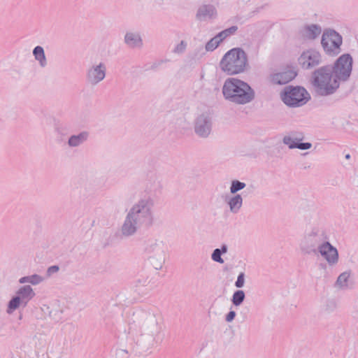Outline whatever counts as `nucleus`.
I'll list each match as a JSON object with an SVG mask.
<instances>
[{"mask_svg":"<svg viewBox=\"0 0 358 358\" xmlns=\"http://www.w3.org/2000/svg\"><path fill=\"white\" fill-rule=\"evenodd\" d=\"M224 97L238 104L250 102L255 97V92L251 87L245 81L236 78H227L222 87Z\"/></svg>","mask_w":358,"mask_h":358,"instance_id":"f257e3e1","label":"nucleus"},{"mask_svg":"<svg viewBox=\"0 0 358 358\" xmlns=\"http://www.w3.org/2000/svg\"><path fill=\"white\" fill-rule=\"evenodd\" d=\"M350 277V274L348 273H343L341 274L337 280V283L340 286H343L346 281L348 280V278Z\"/></svg>","mask_w":358,"mask_h":358,"instance_id":"5701e85b","label":"nucleus"},{"mask_svg":"<svg viewBox=\"0 0 358 358\" xmlns=\"http://www.w3.org/2000/svg\"><path fill=\"white\" fill-rule=\"evenodd\" d=\"M283 102L290 106H298L306 103L309 99V94L303 87H287L281 94Z\"/></svg>","mask_w":358,"mask_h":358,"instance_id":"20e7f679","label":"nucleus"},{"mask_svg":"<svg viewBox=\"0 0 358 358\" xmlns=\"http://www.w3.org/2000/svg\"><path fill=\"white\" fill-rule=\"evenodd\" d=\"M18 294L22 296V299H26L27 300H29L34 295L33 290L30 286L23 287L20 289Z\"/></svg>","mask_w":358,"mask_h":358,"instance_id":"4468645a","label":"nucleus"},{"mask_svg":"<svg viewBox=\"0 0 358 358\" xmlns=\"http://www.w3.org/2000/svg\"><path fill=\"white\" fill-rule=\"evenodd\" d=\"M320 59V55L315 51H306L303 52L299 59V62L303 69H308L316 66Z\"/></svg>","mask_w":358,"mask_h":358,"instance_id":"0eeeda50","label":"nucleus"},{"mask_svg":"<svg viewBox=\"0 0 358 358\" xmlns=\"http://www.w3.org/2000/svg\"><path fill=\"white\" fill-rule=\"evenodd\" d=\"M350 155H349V154H348V155H345V158H346V159H350Z\"/></svg>","mask_w":358,"mask_h":358,"instance_id":"2f4dec72","label":"nucleus"},{"mask_svg":"<svg viewBox=\"0 0 358 358\" xmlns=\"http://www.w3.org/2000/svg\"><path fill=\"white\" fill-rule=\"evenodd\" d=\"M322 46L326 52L330 55H336L340 52L342 38L334 31L324 33L322 39Z\"/></svg>","mask_w":358,"mask_h":358,"instance_id":"39448f33","label":"nucleus"},{"mask_svg":"<svg viewBox=\"0 0 358 358\" xmlns=\"http://www.w3.org/2000/svg\"><path fill=\"white\" fill-rule=\"evenodd\" d=\"M237 28L236 27H230L229 29H225L221 31L216 36L213 38L210 41H208L206 45V48L208 51L214 50L220 44L221 41H222L226 37L229 36L231 34H234L236 31Z\"/></svg>","mask_w":358,"mask_h":358,"instance_id":"6e6552de","label":"nucleus"},{"mask_svg":"<svg viewBox=\"0 0 358 358\" xmlns=\"http://www.w3.org/2000/svg\"><path fill=\"white\" fill-rule=\"evenodd\" d=\"M336 74L327 69H320L315 73L314 85L321 95L333 93L339 85Z\"/></svg>","mask_w":358,"mask_h":358,"instance_id":"7ed1b4c3","label":"nucleus"},{"mask_svg":"<svg viewBox=\"0 0 358 358\" xmlns=\"http://www.w3.org/2000/svg\"><path fill=\"white\" fill-rule=\"evenodd\" d=\"M130 216L131 215H129V217L122 227V232L125 235H130L135 231V227L131 222Z\"/></svg>","mask_w":358,"mask_h":358,"instance_id":"2eb2a0df","label":"nucleus"},{"mask_svg":"<svg viewBox=\"0 0 358 358\" xmlns=\"http://www.w3.org/2000/svg\"><path fill=\"white\" fill-rule=\"evenodd\" d=\"M222 250H223V252H225L227 251L226 248H225V247H223V248H222Z\"/></svg>","mask_w":358,"mask_h":358,"instance_id":"473e14b6","label":"nucleus"},{"mask_svg":"<svg viewBox=\"0 0 358 358\" xmlns=\"http://www.w3.org/2000/svg\"><path fill=\"white\" fill-rule=\"evenodd\" d=\"M105 77V71L103 69H101V66H97L93 71L90 73V78L94 83H97L103 80Z\"/></svg>","mask_w":358,"mask_h":358,"instance_id":"9b49d317","label":"nucleus"},{"mask_svg":"<svg viewBox=\"0 0 358 358\" xmlns=\"http://www.w3.org/2000/svg\"><path fill=\"white\" fill-rule=\"evenodd\" d=\"M125 41L131 47L138 46L141 44V38L134 34H127L125 36Z\"/></svg>","mask_w":358,"mask_h":358,"instance_id":"f8f14e48","label":"nucleus"},{"mask_svg":"<svg viewBox=\"0 0 358 358\" xmlns=\"http://www.w3.org/2000/svg\"><path fill=\"white\" fill-rule=\"evenodd\" d=\"M236 314L234 311H230L228 315H227V321L231 322L234 320Z\"/></svg>","mask_w":358,"mask_h":358,"instance_id":"cd10ccee","label":"nucleus"},{"mask_svg":"<svg viewBox=\"0 0 358 358\" xmlns=\"http://www.w3.org/2000/svg\"><path fill=\"white\" fill-rule=\"evenodd\" d=\"M20 305V297L17 296L13 298L9 303L8 312H12L16 309Z\"/></svg>","mask_w":358,"mask_h":358,"instance_id":"412c9836","label":"nucleus"},{"mask_svg":"<svg viewBox=\"0 0 358 358\" xmlns=\"http://www.w3.org/2000/svg\"><path fill=\"white\" fill-rule=\"evenodd\" d=\"M241 203L242 198L239 195L232 198L229 201V205L231 210L239 208L241 206Z\"/></svg>","mask_w":358,"mask_h":358,"instance_id":"6ab92c4d","label":"nucleus"},{"mask_svg":"<svg viewBox=\"0 0 358 358\" xmlns=\"http://www.w3.org/2000/svg\"><path fill=\"white\" fill-rule=\"evenodd\" d=\"M59 270V267L57 266H51L48 268V273L51 274L52 273L57 272Z\"/></svg>","mask_w":358,"mask_h":358,"instance_id":"c85d7f7f","label":"nucleus"},{"mask_svg":"<svg viewBox=\"0 0 358 358\" xmlns=\"http://www.w3.org/2000/svg\"><path fill=\"white\" fill-rule=\"evenodd\" d=\"M206 10H207V7H206V6H205V7H203V8H201V9L199 10V11L198 12L197 15H198L199 17H200V16H202V15H206V13H205Z\"/></svg>","mask_w":358,"mask_h":358,"instance_id":"c756f323","label":"nucleus"},{"mask_svg":"<svg viewBox=\"0 0 358 358\" xmlns=\"http://www.w3.org/2000/svg\"><path fill=\"white\" fill-rule=\"evenodd\" d=\"M289 147L291 148H297L301 150H306V149H309L311 147V144L309 143H296L295 145H291Z\"/></svg>","mask_w":358,"mask_h":358,"instance_id":"393cba45","label":"nucleus"},{"mask_svg":"<svg viewBox=\"0 0 358 358\" xmlns=\"http://www.w3.org/2000/svg\"><path fill=\"white\" fill-rule=\"evenodd\" d=\"M196 131L201 136H206L209 134L210 129L207 125H204L203 127H196Z\"/></svg>","mask_w":358,"mask_h":358,"instance_id":"4be33fe9","label":"nucleus"},{"mask_svg":"<svg viewBox=\"0 0 358 358\" xmlns=\"http://www.w3.org/2000/svg\"><path fill=\"white\" fill-rule=\"evenodd\" d=\"M245 185L243 182L239 181H234L231 187V193H235L237 191L242 189L245 187Z\"/></svg>","mask_w":358,"mask_h":358,"instance_id":"aec40b11","label":"nucleus"},{"mask_svg":"<svg viewBox=\"0 0 358 358\" xmlns=\"http://www.w3.org/2000/svg\"><path fill=\"white\" fill-rule=\"evenodd\" d=\"M321 30L317 26L313 25L306 28L305 36L310 39H313L320 34Z\"/></svg>","mask_w":358,"mask_h":358,"instance_id":"ddd939ff","label":"nucleus"},{"mask_svg":"<svg viewBox=\"0 0 358 358\" xmlns=\"http://www.w3.org/2000/svg\"><path fill=\"white\" fill-rule=\"evenodd\" d=\"M352 64V59L348 54H344L338 59L333 71L339 80H345L350 76Z\"/></svg>","mask_w":358,"mask_h":358,"instance_id":"423d86ee","label":"nucleus"},{"mask_svg":"<svg viewBox=\"0 0 358 358\" xmlns=\"http://www.w3.org/2000/svg\"><path fill=\"white\" fill-rule=\"evenodd\" d=\"M244 285V275L243 273H241L238 278H237V280L236 282V286L237 287H242Z\"/></svg>","mask_w":358,"mask_h":358,"instance_id":"a878e982","label":"nucleus"},{"mask_svg":"<svg viewBox=\"0 0 358 358\" xmlns=\"http://www.w3.org/2000/svg\"><path fill=\"white\" fill-rule=\"evenodd\" d=\"M41 280V278L37 275H33L30 277L29 282L32 284H37Z\"/></svg>","mask_w":358,"mask_h":358,"instance_id":"bb28decb","label":"nucleus"},{"mask_svg":"<svg viewBox=\"0 0 358 358\" xmlns=\"http://www.w3.org/2000/svg\"><path fill=\"white\" fill-rule=\"evenodd\" d=\"M296 76L295 71L287 70L281 73H275L271 76L273 84L284 85L292 80Z\"/></svg>","mask_w":358,"mask_h":358,"instance_id":"1a4fd4ad","label":"nucleus"},{"mask_svg":"<svg viewBox=\"0 0 358 358\" xmlns=\"http://www.w3.org/2000/svg\"><path fill=\"white\" fill-rule=\"evenodd\" d=\"M320 252L329 262H335L338 259L336 249L329 243H326L320 247Z\"/></svg>","mask_w":358,"mask_h":358,"instance_id":"9d476101","label":"nucleus"},{"mask_svg":"<svg viewBox=\"0 0 358 358\" xmlns=\"http://www.w3.org/2000/svg\"><path fill=\"white\" fill-rule=\"evenodd\" d=\"M245 298V294L243 291L238 290L233 295V303L236 306L240 305Z\"/></svg>","mask_w":358,"mask_h":358,"instance_id":"f3484780","label":"nucleus"},{"mask_svg":"<svg viewBox=\"0 0 358 358\" xmlns=\"http://www.w3.org/2000/svg\"><path fill=\"white\" fill-rule=\"evenodd\" d=\"M246 66V55L244 51L239 48H233L229 50L220 62L221 70L229 76L243 72Z\"/></svg>","mask_w":358,"mask_h":358,"instance_id":"f03ea898","label":"nucleus"},{"mask_svg":"<svg viewBox=\"0 0 358 358\" xmlns=\"http://www.w3.org/2000/svg\"><path fill=\"white\" fill-rule=\"evenodd\" d=\"M29 280H30V278H29V277H24V278H22L20 280V283H24V282H29Z\"/></svg>","mask_w":358,"mask_h":358,"instance_id":"7c9ffc66","label":"nucleus"},{"mask_svg":"<svg viewBox=\"0 0 358 358\" xmlns=\"http://www.w3.org/2000/svg\"><path fill=\"white\" fill-rule=\"evenodd\" d=\"M212 259L215 262L223 263V259L221 258V252L219 249H215L212 255Z\"/></svg>","mask_w":358,"mask_h":358,"instance_id":"b1692460","label":"nucleus"},{"mask_svg":"<svg viewBox=\"0 0 358 358\" xmlns=\"http://www.w3.org/2000/svg\"><path fill=\"white\" fill-rule=\"evenodd\" d=\"M86 136L83 134H80L78 136H72L69 141V143L70 145L72 146H76L78 145L80 142H82L84 139H85Z\"/></svg>","mask_w":358,"mask_h":358,"instance_id":"a211bd4d","label":"nucleus"},{"mask_svg":"<svg viewBox=\"0 0 358 358\" xmlns=\"http://www.w3.org/2000/svg\"><path fill=\"white\" fill-rule=\"evenodd\" d=\"M34 55L36 59L40 61L41 65H43L45 62L43 49L40 46L36 47L34 50Z\"/></svg>","mask_w":358,"mask_h":358,"instance_id":"dca6fc26","label":"nucleus"}]
</instances>
